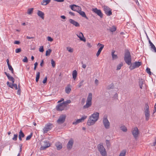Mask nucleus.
<instances>
[{
    "instance_id": "nucleus-1",
    "label": "nucleus",
    "mask_w": 156,
    "mask_h": 156,
    "mask_svg": "<svg viewBox=\"0 0 156 156\" xmlns=\"http://www.w3.org/2000/svg\"><path fill=\"white\" fill-rule=\"evenodd\" d=\"M99 113L95 112L90 116L87 122L88 126H91L94 124L98 120L99 117Z\"/></svg>"
},
{
    "instance_id": "nucleus-2",
    "label": "nucleus",
    "mask_w": 156,
    "mask_h": 156,
    "mask_svg": "<svg viewBox=\"0 0 156 156\" xmlns=\"http://www.w3.org/2000/svg\"><path fill=\"white\" fill-rule=\"evenodd\" d=\"M92 94L91 93H89L87 97L86 104L83 107L84 109L90 107L92 105Z\"/></svg>"
},
{
    "instance_id": "nucleus-3",
    "label": "nucleus",
    "mask_w": 156,
    "mask_h": 156,
    "mask_svg": "<svg viewBox=\"0 0 156 156\" xmlns=\"http://www.w3.org/2000/svg\"><path fill=\"white\" fill-rule=\"evenodd\" d=\"M68 104V100L66 101H63L58 104L56 106V110L58 111H62L65 109L67 105Z\"/></svg>"
},
{
    "instance_id": "nucleus-4",
    "label": "nucleus",
    "mask_w": 156,
    "mask_h": 156,
    "mask_svg": "<svg viewBox=\"0 0 156 156\" xmlns=\"http://www.w3.org/2000/svg\"><path fill=\"white\" fill-rule=\"evenodd\" d=\"M144 111L145 117V119L147 121H148L150 117V111L149 106L147 103L145 104V107L144 108Z\"/></svg>"
},
{
    "instance_id": "nucleus-5",
    "label": "nucleus",
    "mask_w": 156,
    "mask_h": 156,
    "mask_svg": "<svg viewBox=\"0 0 156 156\" xmlns=\"http://www.w3.org/2000/svg\"><path fill=\"white\" fill-rule=\"evenodd\" d=\"M98 151L102 156H107V152L105 149L102 144H100L98 146Z\"/></svg>"
},
{
    "instance_id": "nucleus-6",
    "label": "nucleus",
    "mask_w": 156,
    "mask_h": 156,
    "mask_svg": "<svg viewBox=\"0 0 156 156\" xmlns=\"http://www.w3.org/2000/svg\"><path fill=\"white\" fill-rule=\"evenodd\" d=\"M142 64V62H136L132 63H131V64L129 65V68L131 70L136 68L139 67Z\"/></svg>"
},
{
    "instance_id": "nucleus-7",
    "label": "nucleus",
    "mask_w": 156,
    "mask_h": 156,
    "mask_svg": "<svg viewBox=\"0 0 156 156\" xmlns=\"http://www.w3.org/2000/svg\"><path fill=\"white\" fill-rule=\"evenodd\" d=\"M102 122L105 129H108L109 128L110 123L108 119L107 115H105L103 117Z\"/></svg>"
},
{
    "instance_id": "nucleus-8",
    "label": "nucleus",
    "mask_w": 156,
    "mask_h": 156,
    "mask_svg": "<svg viewBox=\"0 0 156 156\" xmlns=\"http://www.w3.org/2000/svg\"><path fill=\"white\" fill-rule=\"evenodd\" d=\"M103 10L107 16H110L112 15V9L108 6L105 5H104L102 6Z\"/></svg>"
},
{
    "instance_id": "nucleus-9",
    "label": "nucleus",
    "mask_w": 156,
    "mask_h": 156,
    "mask_svg": "<svg viewBox=\"0 0 156 156\" xmlns=\"http://www.w3.org/2000/svg\"><path fill=\"white\" fill-rule=\"evenodd\" d=\"M66 116L64 115H60L58 119L57 120V122L58 124H61L63 123L65 121Z\"/></svg>"
},
{
    "instance_id": "nucleus-10",
    "label": "nucleus",
    "mask_w": 156,
    "mask_h": 156,
    "mask_svg": "<svg viewBox=\"0 0 156 156\" xmlns=\"http://www.w3.org/2000/svg\"><path fill=\"white\" fill-rule=\"evenodd\" d=\"M92 11L98 15L102 18L103 16V14L100 9H98L97 8H93Z\"/></svg>"
},
{
    "instance_id": "nucleus-11",
    "label": "nucleus",
    "mask_w": 156,
    "mask_h": 156,
    "mask_svg": "<svg viewBox=\"0 0 156 156\" xmlns=\"http://www.w3.org/2000/svg\"><path fill=\"white\" fill-rule=\"evenodd\" d=\"M52 124L50 123H48V124H47L43 129L44 133H47L48 131L50 130L52 128Z\"/></svg>"
},
{
    "instance_id": "nucleus-12",
    "label": "nucleus",
    "mask_w": 156,
    "mask_h": 156,
    "mask_svg": "<svg viewBox=\"0 0 156 156\" xmlns=\"http://www.w3.org/2000/svg\"><path fill=\"white\" fill-rule=\"evenodd\" d=\"M132 134L135 138H136L139 134V132L138 128L136 127L134 128L133 130Z\"/></svg>"
},
{
    "instance_id": "nucleus-13",
    "label": "nucleus",
    "mask_w": 156,
    "mask_h": 156,
    "mask_svg": "<svg viewBox=\"0 0 156 156\" xmlns=\"http://www.w3.org/2000/svg\"><path fill=\"white\" fill-rule=\"evenodd\" d=\"M43 142V146H41L40 147L41 150H45L46 148L49 147L50 146L49 142L48 141H44Z\"/></svg>"
},
{
    "instance_id": "nucleus-14",
    "label": "nucleus",
    "mask_w": 156,
    "mask_h": 156,
    "mask_svg": "<svg viewBox=\"0 0 156 156\" xmlns=\"http://www.w3.org/2000/svg\"><path fill=\"white\" fill-rule=\"evenodd\" d=\"M69 7L72 10L77 12L80 9H81V8L79 6L74 4L70 5Z\"/></svg>"
},
{
    "instance_id": "nucleus-15",
    "label": "nucleus",
    "mask_w": 156,
    "mask_h": 156,
    "mask_svg": "<svg viewBox=\"0 0 156 156\" xmlns=\"http://www.w3.org/2000/svg\"><path fill=\"white\" fill-rule=\"evenodd\" d=\"M6 84L8 86L11 88L13 89V87H14L15 90H17L18 89L17 84H16L14 83H11L9 81L7 82Z\"/></svg>"
},
{
    "instance_id": "nucleus-16",
    "label": "nucleus",
    "mask_w": 156,
    "mask_h": 156,
    "mask_svg": "<svg viewBox=\"0 0 156 156\" xmlns=\"http://www.w3.org/2000/svg\"><path fill=\"white\" fill-rule=\"evenodd\" d=\"M77 35L81 41H83L84 42L86 41V39L84 37L82 33L80 32L79 34H77Z\"/></svg>"
},
{
    "instance_id": "nucleus-17",
    "label": "nucleus",
    "mask_w": 156,
    "mask_h": 156,
    "mask_svg": "<svg viewBox=\"0 0 156 156\" xmlns=\"http://www.w3.org/2000/svg\"><path fill=\"white\" fill-rule=\"evenodd\" d=\"M69 21L70 23L75 26L76 27H80V24L77 22L75 21L74 20L70 19L69 20Z\"/></svg>"
},
{
    "instance_id": "nucleus-18",
    "label": "nucleus",
    "mask_w": 156,
    "mask_h": 156,
    "mask_svg": "<svg viewBox=\"0 0 156 156\" xmlns=\"http://www.w3.org/2000/svg\"><path fill=\"white\" fill-rule=\"evenodd\" d=\"M124 60L126 63L129 66L131 64L132 59L131 58H124Z\"/></svg>"
},
{
    "instance_id": "nucleus-19",
    "label": "nucleus",
    "mask_w": 156,
    "mask_h": 156,
    "mask_svg": "<svg viewBox=\"0 0 156 156\" xmlns=\"http://www.w3.org/2000/svg\"><path fill=\"white\" fill-rule=\"evenodd\" d=\"M74 143V140L72 139L71 138L69 140V151L71 150L73 147V145Z\"/></svg>"
},
{
    "instance_id": "nucleus-20",
    "label": "nucleus",
    "mask_w": 156,
    "mask_h": 156,
    "mask_svg": "<svg viewBox=\"0 0 156 156\" xmlns=\"http://www.w3.org/2000/svg\"><path fill=\"white\" fill-rule=\"evenodd\" d=\"M99 44L101 46V47L99 48L98 52H97V53H96V56L97 57H98L101 51L102 50V49H103V48H104V45L101 44L99 43L98 44V45H99Z\"/></svg>"
},
{
    "instance_id": "nucleus-21",
    "label": "nucleus",
    "mask_w": 156,
    "mask_h": 156,
    "mask_svg": "<svg viewBox=\"0 0 156 156\" xmlns=\"http://www.w3.org/2000/svg\"><path fill=\"white\" fill-rule=\"evenodd\" d=\"M81 9L78 11V13L80 15H81L83 17L85 18L86 19L88 20V18L86 16L85 12L81 10Z\"/></svg>"
},
{
    "instance_id": "nucleus-22",
    "label": "nucleus",
    "mask_w": 156,
    "mask_h": 156,
    "mask_svg": "<svg viewBox=\"0 0 156 156\" xmlns=\"http://www.w3.org/2000/svg\"><path fill=\"white\" fill-rule=\"evenodd\" d=\"M37 15L38 16L44 20V13L43 12H42V11H40V10H38L37 12Z\"/></svg>"
},
{
    "instance_id": "nucleus-23",
    "label": "nucleus",
    "mask_w": 156,
    "mask_h": 156,
    "mask_svg": "<svg viewBox=\"0 0 156 156\" xmlns=\"http://www.w3.org/2000/svg\"><path fill=\"white\" fill-rule=\"evenodd\" d=\"M126 57L131 58L130 52L128 50H126L125 51V52L124 54V58Z\"/></svg>"
},
{
    "instance_id": "nucleus-24",
    "label": "nucleus",
    "mask_w": 156,
    "mask_h": 156,
    "mask_svg": "<svg viewBox=\"0 0 156 156\" xmlns=\"http://www.w3.org/2000/svg\"><path fill=\"white\" fill-rule=\"evenodd\" d=\"M55 145L58 150H60L62 148V145L59 142L56 143Z\"/></svg>"
},
{
    "instance_id": "nucleus-25",
    "label": "nucleus",
    "mask_w": 156,
    "mask_h": 156,
    "mask_svg": "<svg viewBox=\"0 0 156 156\" xmlns=\"http://www.w3.org/2000/svg\"><path fill=\"white\" fill-rule=\"evenodd\" d=\"M150 45L151 46V50L154 52H156V48L154 44L152 43L150 44Z\"/></svg>"
},
{
    "instance_id": "nucleus-26",
    "label": "nucleus",
    "mask_w": 156,
    "mask_h": 156,
    "mask_svg": "<svg viewBox=\"0 0 156 156\" xmlns=\"http://www.w3.org/2000/svg\"><path fill=\"white\" fill-rule=\"evenodd\" d=\"M51 1V0H43L42 1L41 4L43 5H46L48 4Z\"/></svg>"
},
{
    "instance_id": "nucleus-27",
    "label": "nucleus",
    "mask_w": 156,
    "mask_h": 156,
    "mask_svg": "<svg viewBox=\"0 0 156 156\" xmlns=\"http://www.w3.org/2000/svg\"><path fill=\"white\" fill-rule=\"evenodd\" d=\"M7 77H8V79L10 81H11L12 82V83H14V81H15V79L13 78V77L12 76H11L10 75V74Z\"/></svg>"
},
{
    "instance_id": "nucleus-28",
    "label": "nucleus",
    "mask_w": 156,
    "mask_h": 156,
    "mask_svg": "<svg viewBox=\"0 0 156 156\" xmlns=\"http://www.w3.org/2000/svg\"><path fill=\"white\" fill-rule=\"evenodd\" d=\"M115 52V51H113L112 52V59L113 60L116 59L118 58V56L117 55L114 54Z\"/></svg>"
},
{
    "instance_id": "nucleus-29",
    "label": "nucleus",
    "mask_w": 156,
    "mask_h": 156,
    "mask_svg": "<svg viewBox=\"0 0 156 156\" xmlns=\"http://www.w3.org/2000/svg\"><path fill=\"white\" fill-rule=\"evenodd\" d=\"M77 75V71L76 70H74L73 71V78L75 80L76 78V76Z\"/></svg>"
},
{
    "instance_id": "nucleus-30",
    "label": "nucleus",
    "mask_w": 156,
    "mask_h": 156,
    "mask_svg": "<svg viewBox=\"0 0 156 156\" xmlns=\"http://www.w3.org/2000/svg\"><path fill=\"white\" fill-rule=\"evenodd\" d=\"M82 121L81 120V119H77V120H76L75 121H74L72 123V124L73 125H76L77 124L82 122Z\"/></svg>"
},
{
    "instance_id": "nucleus-31",
    "label": "nucleus",
    "mask_w": 156,
    "mask_h": 156,
    "mask_svg": "<svg viewBox=\"0 0 156 156\" xmlns=\"http://www.w3.org/2000/svg\"><path fill=\"white\" fill-rule=\"evenodd\" d=\"M108 30L110 31L111 32H114L116 30V28L115 27L113 26L112 27H110L109 29H107Z\"/></svg>"
},
{
    "instance_id": "nucleus-32",
    "label": "nucleus",
    "mask_w": 156,
    "mask_h": 156,
    "mask_svg": "<svg viewBox=\"0 0 156 156\" xmlns=\"http://www.w3.org/2000/svg\"><path fill=\"white\" fill-rule=\"evenodd\" d=\"M40 77V73L38 72L37 73L36 76V82H38L39 81Z\"/></svg>"
},
{
    "instance_id": "nucleus-33",
    "label": "nucleus",
    "mask_w": 156,
    "mask_h": 156,
    "mask_svg": "<svg viewBox=\"0 0 156 156\" xmlns=\"http://www.w3.org/2000/svg\"><path fill=\"white\" fill-rule=\"evenodd\" d=\"M126 152V150H123L120 153L119 156H125Z\"/></svg>"
},
{
    "instance_id": "nucleus-34",
    "label": "nucleus",
    "mask_w": 156,
    "mask_h": 156,
    "mask_svg": "<svg viewBox=\"0 0 156 156\" xmlns=\"http://www.w3.org/2000/svg\"><path fill=\"white\" fill-rule=\"evenodd\" d=\"M51 51L52 50L50 49H49L48 50H47L46 52L45 55L46 56L49 55Z\"/></svg>"
},
{
    "instance_id": "nucleus-35",
    "label": "nucleus",
    "mask_w": 156,
    "mask_h": 156,
    "mask_svg": "<svg viewBox=\"0 0 156 156\" xmlns=\"http://www.w3.org/2000/svg\"><path fill=\"white\" fill-rule=\"evenodd\" d=\"M8 66L9 69L11 71V73L12 74H13L14 72V70L12 66L10 64H9L8 65Z\"/></svg>"
},
{
    "instance_id": "nucleus-36",
    "label": "nucleus",
    "mask_w": 156,
    "mask_h": 156,
    "mask_svg": "<svg viewBox=\"0 0 156 156\" xmlns=\"http://www.w3.org/2000/svg\"><path fill=\"white\" fill-rule=\"evenodd\" d=\"M144 84V81L142 79L140 80L139 81V84L140 86V88L141 89L143 87V84Z\"/></svg>"
},
{
    "instance_id": "nucleus-37",
    "label": "nucleus",
    "mask_w": 156,
    "mask_h": 156,
    "mask_svg": "<svg viewBox=\"0 0 156 156\" xmlns=\"http://www.w3.org/2000/svg\"><path fill=\"white\" fill-rule=\"evenodd\" d=\"M19 136L22 138H23L25 136V135L21 130L20 131L19 133Z\"/></svg>"
},
{
    "instance_id": "nucleus-38",
    "label": "nucleus",
    "mask_w": 156,
    "mask_h": 156,
    "mask_svg": "<svg viewBox=\"0 0 156 156\" xmlns=\"http://www.w3.org/2000/svg\"><path fill=\"white\" fill-rule=\"evenodd\" d=\"M106 145L107 148H109V147L110 146V145H111V144H110V142L109 140H106Z\"/></svg>"
},
{
    "instance_id": "nucleus-39",
    "label": "nucleus",
    "mask_w": 156,
    "mask_h": 156,
    "mask_svg": "<svg viewBox=\"0 0 156 156\" xmlns=\"http://www.w3.org/2000/svg\"><path fill=\"white\" fill-rule=\"evenodd\" d=\"M120 129L122 131L124 132H126L127 131V128L124 126H121L120 127Z\"/></svg>"
},
{
    "instance_id": "nucleus-40",
    "label": "nucleus",
    "mask_w": 156,
    "mask_h": 156,
    "mask_svg": "<svg viewBox=\"0 0 156 156\" xmlns=\"http://www.w3.org/2000/svg\"><path fill=\"white\" fill-rule=\"evenodd\" d=\"M34 9L31 8L27 10V13L29 14H31L33 12Z\"/></svg>"
},
{
    "instance_id": "nucleus-41",
    "label": "nucleus",
    "mask_w": 156,
    "mask_h": 156,
    "mask_svg": "<svg viewBox=\"0 0 156 156\" xmlns=\"http://www.w3.org/2000/svg\"><path fill=\"white\" fill-rule=\"evenodd\" d=\"M114 87V86L113 84H111L108 85V86L107 87V89L108 90H110L111 89H113Z\"/></svg>"
},
{
    "instance_id": "nucleus-42",
    "label": "nucleus",
    "mask_w": 156,
    "mask_h": 156,
    "mask_svg": "<svg viewBox=\"0 0 156 156\" xmlns=\"http://www.w3.org/2000/svg\"><path fill=\"white\" fill-rule=\"evenodd\" d=\"M33 136V133H31L30 134L27 136L26 138V140H28L30 139Z\"/></svg>"
},
{
    "instance_id": "nucleus-43",
    "label": "nucleus",
    "mask_w": 156,
    "mask_h": 156,
    "mask_svg": "<svg viewBox=\"0 0 156 156\" xmlns=\"http://www.w3.org/2000/svg\"><path fill=\"white\" fill-rule=\"evenodd\" d=\"M123 66V64L122 63H121L119 64L117 66V70H119L121 68V67Z\"/></svg>"
},
{
    "instance_id": "nucleus-44",
    "label": "nucleus",
    "mask_w": 156,
    "mask_h": 156,
    "mask_svg": "<svg viewBox=\"0 0 156 156\" xmlns=\"http://www.w3.org/2000/svg\"><path fill=\"white\" fill-rule=\"evenodd\" d=\"M51 63L52 67H55V62L53 59H51Z\"/></svg>"
},
{
    "instance_id": "nucleus-45",
    "label": "nucleus",
    "mask_w": 156,
    "mask_h": 156,
    "mask_svg": "<svg viewBox=\"0 0 156 156\" xmlns=\"http://www.w3.org/2000/svg\"><path fill=\"white\" fill-rule=\"evenodd\" d=\"M146 72L149 74L150 75H151V73L150 71V69L149 68H147L146 69Z\"/></svg>"
},
{
    "instance_id": "nucleus-46",
    "label": "nucleus",
    "mask_w": 156,
    "mask_h": 156,
    "mask_svg": "<svg viewBox=\"0 0 156 156\" xmlns=\"http://www.w3.org/2000/svg\"><path fill=\"white\" fill-rule=\"evenodd\" d=\"M18 137V134H15L14 135V137L12 138L13 140L14 141H16L17 140Z\"/></svg>"
},
{
    "instance_id": "nucleus-47",
    "label": "nucleus",
    "mask_w": 156,
    "mask_h": 156,
    "mask_svg": "<svg viewBox=\"0 0 156 156\" xmlns=\"http://www.w3.org/2000/svg\"><path fill=\"white\" fill-rule=\"evenodd\" d=\"M39 51L41 52H42L44 51V49L43 46H41L39 48Z\"/></svg>"
},
{
    "instance_id": "nucleus-48",
    "label": "nucleus",
    "mask_w": 156,
    "mask_h": 156,
    "mask_svg": "<svg viewBox=\"0 0 156 156\" xmlns=\"http://www.w3.org/2000/svg\"><path fill=\"white\" fill-rule=\"evenodd\" d=\"M84 82L83 80H81L80 83H79V85H78V87H80L83 85V83Z\"/></svg>"
},
{
    "instance_id": "nucleus-49",
    "label": "nucleus",
    "mask_w": 156,
    "mask_h": 156,
    "mask_svg": "<svg viewBox=\"0 0 156 156\" xmlns=\"http://www.w3.org/2000/svg\"><path fill=\"white\" fill-rule=\"evenodd\" d=\"M21 51V49L20 48H18L16 49L15 51L16 53H19Z\"/></svg>"
},
{
    "instance_id": "nucleus-50",
    "label": "nucleus",
    "mask_w": 156,
    "mask_h": 156,
    "mask_svg": "<svg viewBox=\"0 0 156 156\" xmlns=\"http://www.w3.org/2000/svg\"><path fill=\"white\" fill-rule=\"evenodd\" d=\"M87 116H86V115H84L80 119H81V120L82 121V122L84 120V119H86L87 118Z\"/></svg>"
},
{
    "instance_id": "nucleus-51",
    "label": "nucleus",
    "mask_w": 156,
    "mask_h": 156,
    "mask_svg": "<svg viewBox=\"0 0 156 156\" xmlns=\"http://www.w3.org/2000/svg\"><path fill=\"white\" fill-rule=\"evenodd\" d=\"M18 90H17V94L19 95H20L21 94V90L20 88H18Z\"/></svg>"
},
{
    "instance_id": "nucleus-52",
    "label": "nucleus",
    "mask_w": 156,
    "mask_h": 156,
    "mask_svg": "<svg viewBox=\"0 0 156 156\" xmlns=\"http://www.w3.org/2000/svg\"><path fill=\"white\" fill-rule=\"evenodd\" d=\"M23 62H28V59L26 57H25L24 58L23 60Z\"/></svg>"
},
{
    "instance_id": "nucleus-53",
    "label": "nucleus",
    "mask_w": 156,
    "mask_h": 156,
    "mask_svg": "<svg viewBox=\"0 0 156 156\" xmlns=\"http://www.w3.org/2000/svg\"><path fill=\"white\" fill-rule=\"evenodd\" d=\"M47 39L48 41H52L53 40V39L50 37H48Z\"/></svg>"
},
{
    "instance_id": "nucleus-54",
    "label": "nucleus",
    "mask_w": 156,
    "mask_h": 156,
    "mask_svg": "<svg viewBox=\"0 0 156 156\" xmlns=\"http://www.w3.org/2000/svg\"><path fill=\"white\" fill-rule=\"evenodd\" d=\"M47 76H46L43 81V83H46L47 82Z\"/></svg>"
},
{
    "instance_id": "nucleus-55",
    "label": "nucleus",
    "mask_w": 156,
    "mask_h": 156,
    "mask_svg": "<svg viewBox=\"0 0 156 156\" xmlns=\"http://www.w3.org/2000/svg\"><path fill=\"white\" fill-rule=\"evenodd\" d=\"M34 70H36V68H37V66L38 65V63L37 62H36L34 64Z\"/></svg>"
},
{
    "instance_id": "nucleus-56",
    "label": "nucleus",
    "mask_w": 156,
    "mask_h": 156,
    "mask_svg": "<svg viewBox=\"0 0 156 156\" xmlns=\"http://www.w3.org/2000/svg\"><path fill=\"white\" fill-rule=\"evenodd\" d=\"M20 43V42L19 41H16L14 42V44H19Z\"/></svg>"
},
{
    "instance_id": "nucleus-57",
    "label": "nucleus",
    "mask_w": 156,
    "mask_h": 156,
    "mask_svg": "<svg viewBox=\"0 0 156 156\" xmlns=\"http://www.w3.org/2000/svg\"><path fill=\"white\" fill-rule=\"evenodd\" d=\"M73 51V48H71L70 47H69V52H72Z\"/></svg>"
},
{
    "instance_id": "nucleus-58",
    "label": "nucleus",
    "mask_w": 156,
    "mask_h": 156,
    "mask_svg": "<svg viewBox=\"0 0 156 156\" xmlns=\"http://www.w3.org/2000/svg\"><path fill=\"white\" fill-rule=\"evenodd\" d=\"M66 92L68 94V85L67 86V87L66 88Z\"/></svg>"
},
{
    "instance_id": "nucleus-59",
    "label": "nucleus",
    "mask_w": 156,
    "mask_h": 156,
    "mask_svg": "<svg viewBox=\"0 0 156 156\" xmlns=\"http://www.w3.org/2000/svg\"><path fill=\"white\" fill-rule=\"evenodd\" d=\"M43 64H44V60H42L41 61V62L40 64V66L41 67H42L43 66Z\"/></svg>"
},
{
    "instance_id": "nucleus-60",
    "label": "nucleus",
    "mask_w": 156,
    "mask_h": 156,
    "mask_svg": "<svg viewBox=\"0 0 156 156\" xmlns=\"http://www.w3.org/2000/svg\"><path fill=\"white\" fill-rule=\"evenodd\" d=\"M85 99L84 98H83L82 99V101H81V104H82L83 105L84 104V103L85 102Z\"/></svg>"
},
{
    "instance_id": "nucleus-61",
    "label": "nucleus",
    "mask_w": 156,
    "mask_h": 156,
    "mask_svg": "<svg viewBox=\"0 0 156 156\" xmlns=\"http://www.w3.org/2000/svg\"><path fill=\"white\" fill-rule=\"evenodd\" d=\"M26 38L27 39H33L34 38V37H30L29 36H27L26 37Z\"/></svg>"
},
{
    "instance_id": "nucleus-62",
    "label": "nucleus",
    "mask_w": 156,
    "mask_h": 156,
    "mask_svg": "<svg viewBox=\"0 0 156 156\" xmlns=\"http://www.w3.org/2000/svg\"><path fill=\"white\" fill-rule=\"evenodd\" d=\"M64 99L63 98H62L60 100H59L58 101V103H61V102L64 101Z\"/></svg>"
},
{
    "instance_id": "nucleus-63",
    "label": "nucleus",
    "mask_w": 156,
    "mask_h": 156,
    "mask_svg": "<svg viewBox=\"0 0 156 156\" xmlns=\"http://www.w3.org/2000/svg\"><path fill=\"white\" fill-rule=\"evenodd\" d=\"M95 83L97 85L98 84V81L97 79H96L95 80Z\"/></svg>"
},
{
    "instance_id": "nucleus-64",
    "label": "nucleus",
    "mask_w": 156,
    "mask_h": 156,
    "mask_svg": "<svg viewBox=\"0 0 156 156\" xmlns=\"http://www.w3.org/2000/svg\"><path fill=\"white\" fill-rule=\"evenodd\" d=\"M69 14L70 15H72V16H74V13L73 12H69Z\"/></svg>"
}]
</instances>
